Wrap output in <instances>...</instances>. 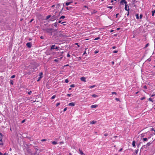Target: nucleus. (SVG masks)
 <instances>
[{
    "label": "nucleus",
    "instance_id": "obj_1",
    "mask_svg": "<svg viewBox=\"0 0 155 155\" xmlns=\"http://www.w3.org/2000/svg\"><path fill=\"white\" fill-rule=\"evenodd\" d=\"M52 28H47L45 29V31L47 33L49 34V35H52Z\"/></svg>",
    "mask_w": 155,
    "mask_h": 155
},
{
    "label": "nucleus",
    "instance_id": "obj_2",
    "mask_svg": "<svg viewBox=\"0 0 155 155\" xmlns=\"http://www.w3.org/2000/svg\"><path fill=\"white\" fill-rule=\"evenodd\" d=\"M43 73L42 72H40L39 74V77L38 78V79L37 80V81H39L42 77Z\"/></svg>",
    "mask_w": 155,
    "mask_h": 155
},
{
    "label": "nucleus",
    "instance_id": "obj_3",
    "mask_svg": "<svg viewBox=\"0 0 155 155\" xmlns=\"http://www.w3.org/2000/svg\"><path fill=\"white\" fill-rule=\"evenodd\" d=\"M56 19V18H55V15H53L49 19V21H53L55 19Z\"/></svg>",
    "mask_w": 155,
    "mask_h": 155
},
{
    "label": "nucleus",
    "instance_id": "obj_4",
    "mask_svg": "<svg viewBox=\"0 0 155 155\" xmlns=\"http://www.w3.org/2000/svg\"><path fill=\"white\" fill-rule=\"evenodd\" d=\"M127 2L125 0H121L120 2V3L121 5H123L124 4H127Z\"/></svg>",
    "mask_w": 155,
    "mask_h": 155
},
{
    "label": "nucleus",
    "instance_id": "obj_5",
    "mask_svg": "<svg viewBox=\"0 0 155 155\" xmlns=\"http://www.w3.org/2000/svg\"><path fill=\"white\" fill-rule=\"evenodd\" d=\"M125 10L127 11H129V6L128 5L127 3V4L125 5Z\"/></svg>",
    "mask_w": 155,
    "mask_h": 155
},
{
    "label": "nucleus",
    "instance_id": "obj_6",
    "mask_svg": "<svg viewBox=\"0 0 155 155\" xmlns=\"http://www.w3.org/2000/svg\"><path fill=\"white\" fill-rule=\"evenodd\" d=\"M26 46L29 48H31V43L30 42H28L26 44Z\"/></svg>",
    "mask_w": 155,
    "mask_h": 155
},
{
    "label": "nucleus",
    "instance_id": "obj_7",
    "mask_svg": "<svg viewBox=\"0 0 155 155\" xmlns=\"http://www.w3.org/2000/svg\"><path fill=\"white\" fill-rule=\"evenodd\" d=\"M75 103H74V102H71V103H69L68 105V106H74L75 105Z\"/></svg>",
    "mask_w": 155,
    "mask_h": 155
},
{
    "label": "nucleus",
    "instance_id": "obj_8",
    "mask_svg": "<svg viewBox=\"0 0 155 155\" xmlns=\"http://www.w3.org/2000/svg\"><path fill=\"white\" fill-rule=\"evenodd\" d=\"M81 80L84 82H86V78L84 77H82L80 78Z\"/></svg>",
    "mask_w": 155,
    "mask_h": 155
},
{
    "label": "nucleus",
    "instance_id": "obj_9",
    "mask_svg": "<svg viewBox=\"0 0 155 155\" xmlns=\"http://www.w3.org/2000/svg\"><path fill=\"white\" fill-rule=\"evenodd\" d=\"M151 143H150V142H149L147 143V144L146 145H144L143 146V147H147V146H149L150 144Z\"/></svg>",
    "mask_w": 155,
    "mask_h": 155
},
{
    "label": "nucleus",
    "instance_id": "obj_10",
    "mask_svg": "<svg viewBox=\"0 0 155 155\" xmlns=\"http://www.w3.org/2000/svg\"><path fill=\"white\" fill-rule=\"evenodd\" d=\"M97 106H98L97 105H93L91 106V108H96L97 107Z\"/></svg>",
    "mask_w": 155,
    "mask_h": 155
},
{
    "label": "nucleus",
    "instance_id": "obj_11",
    "mask_svg": "<svg viewBox=\"0 0 155 155\" xmlns=\"http://www.w3.org/2000/svg\"><path fill=\"white\" fill-rule=\"evenodd\" d=\"M96 123V121H94V120L91 121L90 122V124H95V123Z\"/></svg>",
    "mask_w": 155,
    "mask_h": 155
},
{
    "label": "nucleus",
    "instance_id": "obj_12",
    "mask_svg": "<svg viewBox=\"0 0 155 155\" xmlns=\"http://www.w3.org/2000/svg\"><path fill=\"white\" fill-rule=\"evenodd\" d=\"M55 45H52L51 46V50H52V49H54V48H55Z\"/></svg>",
    "mask_w": 155,
    "mask_h": 155
},
{
    "label": "nucleus",
    "instance_id": "obj_13",
    "mask_svg": "<svg viewBox=\"0 0 155 155\" xmlns=\"http://www.w3.org/2000/svg\"><path fill=\"white\" fill-rule=\"evenodd\" d=\"M72 2H67L65 3V4L66 5L68 6L70 4H71Z\"/></svg>",
    "mask_w": 155,
    "mask_h": 155
},
{
    "label": "nucleus",
    "instance_id": "obj_14",
    "mask_svg": "<svg viewBox=\"0 0 155 155\" xmlns=\"http://www.w3.org/2000/svg\"><path fill=\"white\" fill-rule=\"evenodd\" d=\"M51 143L53 145H56L58 143L57 142L55 141H52Z\"/></svg>",
    "mask_w": 155,
    "mask_h": 155
},
{
    "label": "nucleus",
    "instance_id": "obj_15",
    "mask_svg": "<svg viewBox=\"0 0 155 155\" xmlns=\"http://www.w3.org/2000/svg\"><path fill=\"white\" fill-rule=\"evenodd\" d=\"M92 96L94 97H98V95L95 94L92 95Z\"/></svg>",
    "mask_w": 155,
    "mask_h": 155
},
{
    "label": "nucleus",
    "instance_id": "obj_16",
    "mask_svg": "<svg viewBox=\"0 0 155 155\" xmlns=\"http://www.w3.org/2000/svg\"><path fill=\"white\" fill-rule=\"evenodd\" d=\"M51 17V15H50L47 16L46 17V20H48Z\"/></svg>",
    "mask_w": 155,
    "mask_h": 155
},
{
    "label": "nucleus",
    "instance_id": "obj_17",
    "mask_svg": "<svg viewBox=\"0 0 155 155\" xmlns=\"http://www.w3.org/2000/svg\"><path fill=\"white\" fill-rule=\"evenodd\" d=\"M135 141H133L132 142V146L133 147H135Z\"/></svg>",
    "mask_w": 155,
    "mask_h": 155
},
{
    "label": "nucleus",
    "instance_id": "obj_18",
    "mask_svg": "<svg viewBox=\"0 0 155 155\" xmlns=\"http://www.w3.org/2000/svg\"><path fill=\"white\" fill-rule=\"evenodd\" d=\"M152 15L153 16L154 15V13H155V10L152 11Z\"/></svg>",
    "mask_w": 155,
    "mask_h": 155
},
{
    "label": "nucleus",
    "instance_id": "obj_19",
    "mask_svg": "<svg viewBox=\"0 0 155 155\" xmlns=\"http://www.w3.org/2000/svg\"><path fill=\"white\" fill-rule=\"evenodd\" d=\"M79 150L80 151V153L81 155H83L84 154V153H83V152L82 151H81V150H80V149Z\"/></svg>",
    "mask_w": 155,
    "mask_h": 155
},
{
    "label": "nucleus",
    "instance_id": "obj_20",
    "mask_svg": "<svg viewBox=\"0 0 155 155\" xmlns=\"http://www.w3.org/2000/svg\"><path fill=\"white\" fill-rule=\"evenodd\" d=\"M95 87V85H92V86H90L89 88H91V89H92L94 87Z\"/></svg>",
    "mask_w": 155,
    "mask_h": 155
},
{
    "label": "nucleus",
    "instance_id": "obj_21",
    "mask_svg": "<svg viewBox=\"0 0 155 155\" xmlns=\"http://www.w3.org/2000/svg\"><path fill=\"white\" fill-rule=\"evenodd\" d=\"M57 24H58V23L56 22L55 23H54L53 24V25H54V26H55V27H56L57 26Z\"/></svg>",
    "mask_w": 155,
    "mask_h": 155
},
{
    "label": "nucleus",
    "instance_id": "obj_22",
    "mask_svg": "<svg viewBox=\"0 0 155 155\" xmlns=\"http://www.w3.org/2000/svg\"><path fill=\"white\" fill-rule=\"evenodd\" d=\"M56 97V95H54L51 98V99H54Z\"/></svg>",
    "mask_w": 155,
    "mask_h": 155
},
{
    "label": "nucleus",
    "instance_id": "obj_23",
    "mask_svg": "<svg viewBox=\"0 0 155 155\" xmlns=\"http://www.w3.org/2000/svg\"><path fill=\"white\" fill-rule=\"evenodd\" d=\"M135 153H136L135 155H136V154H137V153L138 152V149H137V150H135Z\"/></svg>",
    "mask_w": 155,
    "mask_h": 155
},
{
    "label": "nucleus",
    "instance_id": "obj_24",
    "mask_svg": "<svg viewBox=\"0 0 155 155\" xmlns=\"http://www.w3.org/2000/svg\"><path fill=\"white\" fill-rule=\"evenodd\" d=\"M10 83L11 84H12V85H13V81L12 80H10Z\"/></svg>",
    "mask_w": 155,
    "mask_h": 155
},
{
    "label": "nucleus",
    "instance_id": "obj_25",
    "mask_svg": "<svg viewBox=\"0 0 155 155\" xmlns=\"http://www.w3.org/2000/svg\"><path fill=\"white\" fill-rule=\"evenodd\" d=\"M143 140L144 141H147V139L146 138H143Z\"/></svg>",
    "mask_w": 155,
    "mask_h": 155
},
{
    "label": "nucleus",
    "instance_id": "obj_26",
    "mask_svg": "<svg viewBox=\"0 0 155 155\" xmlns=\"http://www.w3.org/2000/svg\"><path fill=\"white\" fill-rule=\"evenodd\" d=\"M148 100L149 101H151L152 102H153V101L152 99L151 98H149V99H148Z\"/></svg>",
    "mask_w": 155,
    "mask_h": 155
},
{
    "label": "nucleus",
    "instance_id": "obj_27",
    "mask_svg": "<svg viewBox=\"0 0 155 155\" xmlns=\"http://www.w3.org/2000/svg\"><path fill=\"white\" fill-rule=\"evenodd\" d=\"M65 18V17L64 16H62L60 18V19H64Z\"/></svg>",
    "mask_w": 155,
    "mask_h": 155
},
{
    "label": "nucleus",
    "instance_id": "obj_28",
    "mask_svg": "<svg viewBox=\"0 0 155 155\" xmlns=\"http://www.w3.org/2000/svg\"><path fill=\"white\" fill-rule=\"evenodd\" d=\"M59 6H60V4H58L56 5V8H59Z\"/></svg>",
    "mask_w": 155,
    "mask_h": 155
},
{
    "label": "nucleus",
    "instance_id": "obj_29",
    "mask_svg": "<svg viewBox=\"0 0 155 155\" xmlns=\"http://www.w3.org/2000/svg\"><path fill=\"white\" fill-rule=\"evenodd\" d=\"M15 75H12V76H11V78H15Z\"/></svg>",
    "mask_w": 155,
    "mask_h": 155
},
{
    "label": "nucleus",
    "instance_id": "obj_30",
    "mask_svg": "<svg viewBox=\"0 0 155 155\" xmlns=\"http://www.w3.org/2000/svg\"><path fill=\"white\" fill-rule=\"evenodd\" d=\"M99 52V51L98 50H96L94 51V53L95 54H96Z\"/></svg>",
    "mask_w": 155,
    "mask_h": 155
},
{
    "label": "nucleus",
    "instance_id": "obj_31",
    "mask_svg": "<svg viewBox=\"0 0 155 155\" xmlns=\"http://www.w3.org/2000/svg\"><path fill=\"white\" fill-rule=\"evenodd\" d=\"M31 92H32L31 91H28V94L29 95H30V94H31Z\"/></svg>",
    "mask_w": 155,
    "mask_h": 155
},
{
    "label": "nucleus",
    "instance_id": "obj_32",
    "mask_svg": "<svg viewBox=\"0 0 155 155\" xmlns=\"http://www.w3.org/2000/svg\"><path fill=\"white\" fill-rule=\"evenodd\" d=\"M31 67L32 68V69L34 70L35 69L37 68H36V67H33L31 66Z\"/></svg>",
    "mask_w": 155,
    "mask_h": 155
},
{
    "label": "nucleus",
    "instance_id": "obj_33",
    "mask_svg": "<svg viewBox=\"0 0 155 155\" xmlns=\"http://www.w3.org/2000/svg\"><path fill=\"white\" fill-rule=\"evenodd\" d=\"M75 86H74V84H71V85H70V87H74Z\"/></svg>",
    "mask_w": 155,
    "mask_h": 155
},
{
    "label": "nucleus",
    "instance_id": "obj_34",
    "mask_svg": "<svg viewBox=\"0 0 155 155\" xmlns=\"http://www.w3.org/2000/svg\"><path fill=\"white\" fill-rule=\"evenodd\" d=\"M136 18L137 19H139V15H138V14H137L136 15Z\"/></svg>",
    "mask_w": 155,
    "mask_h": 155
},
{
    "label": "nucleus",
    "instance_id": "obj_35",
    "mask_svg": "<svg viewBox=\"0 0 155 155\" xmlns=\"http://www.w3.org/2000/svg\"><path fill=\"white\" fill-rule=\"evenodd\" d=\"M117 52H118L117 51L115 50V51H113V53H117Z\"/></svg>",
    "mask_w": 155,
    "mask_h": 155
},
{
    "label": "nucleus",
    "instance_id": "obj_36",
    "mask_svg": "<svg viewBox=\"0 0 155 155\" xmlns=\"http://www.w3.org/2000/svg\"><path fill=\"white\" fill-rule=\"evenodd\" d=\"M47 140V139H42L41 140V141L42 142H43V141H46Z\"/></svg>",
    "mask_w": 155,
    "mask_h": 155
},
{
    "label": "nucleus",
    "instance_id": "obj_37",
    "mask_svg": "<svg viewBox=\"0 0 155 155\" xmlns=\"http://www.w3.org/2000/svg\"><path fill=\"white\" fill-rule=\"evenodd\" d=\"M145 98V97H143L140 98V100H143Z\"/></svg>",
    "mask_w": 155,
    "mask_h": 155
},
{
    "label": "nucleus",
    "instance_id": "obj_38",
    "mask_svg": "<svg viewBox=\"0 0 155 155\" xmlns=\"http://www.w3.org/2000/svg\"><path fill=\"white\" fill-rule=\"evenodd\" d=\"M60 105V103H58L56 104V106L58 107L59 105Z\"/></svg>",
    "mask_w": 155,
    "mask_h": 155
},
{
    "label": "nucleus",
    "instance_id": "obj_39",
    "mask_svg": "<svg viewBox=\"0 0 155 155\" xmlns=\"http://www.w3.org/2000/svg\"><path fill=\"white\" fill-rule=\"evenodd\" d=\"M107 8H110V9H112L113 8V7L111 6H107Z\"/></svg>",
    "mask_w": 155,
    "mask_h": 155
},
{
    "label": "nucleus",
    "instance_id": "obj_40",
    "mask_svg": "<svg viewBox=\"0 0 155 155\" xmlns=\"http://www.w3.org/2000/svg\"><path fill=\"white\" fill-rule=\"evenodd\" d=\"M67 107L65 108L63 110V111L65 112L67 110Z\"/></svg>",
    "mask_w": 155,
    "mask_h": 155
},
{
    "label": "nucleus",
    "instance_id": "obj_41",
    "mask_svg": "<svg viewBox=\"0 0 155 155\" xmlns=\"http://www.w3.org/2000/svg\"><path fill=\"white\" fill-rule=\"evenodd\" d=\"M100 39V37H97L95 39H94V40H98L99 39Z\"/></svg>",
    "mask_w": 155,
    "mask_h": 155
},
{
    "label": "nucleus",
    "instance_id": "obj_42",
    "mask_svg": "<svg viewBox=\"0 0 155 155\" xmlns=\"http://www.w3.org/2000/svg\"><path fill=\"white\" fill-rule=\"evenodd\" d=\"M87 49V48L85 49V50H86ZM86 54V51H85L84 52V53L83 54V55H85Z\"/></svg>",
    "mask_w": 155,
    "mask_h": 155
},
{
    "label": "nucleus",
    "instance_id": "obj_43",
    "mask_svg": "<svg viewBox=\"0 0 155 155\" xmlns=\"http://www.w3.org/2000/svg\"><path fill=\"white\" fill-rule=\"evenodd\" d=\"M143 15L142 14H140V18L141 19L142 18Z\"/></svg>",
    "mask_w": 155,
    "mask_h": 155
},
{
    "label": "nucleus",
    "instance_id": "obj_44",
    "mask_svg": "<svg viewBox=\"0 0 155 155\" xmlns=\"http://www.w3.org/2000/svg\"><path fill=\"white\" fill-rule=\"evenodd\" d=\"M54 61L56 62H57L58 61V60L55 59L54 60Z\"/></svg>",
    "mask_w": 155,
    "mask_h": 155
},
{
    "label": "nucleus",
    "instance_id": "obj_45",
    "mask_svg": "<svg viewBox=\"0 0 155 155\" xmlns=\"http://www.w3.org/2000/svg\"><path fill=\"white\" fill-rule=\"evenodd\" d=\"M111 94H117L116 93V92H112L111 93Z\"/></svg>",
    "mask_w": 155,
    "mask_h": 155
},
{
    "label": "nucleus",
    "instance_id": "obj_46",
    "mask_svg": "<svg viewBox=\"0 0 155 155\" xmlns=\"http://www.w3.org/2000/svg\"><path fill=\"white\" fill-rule=\"evenodd\" d=\"M143 88H144L145 89H146L147 88V87L146 85H144L143 87Z\"/></svg>",
    "mask_w": 155,
    "mask_h": 155
},
{
    "label": "nucleus",
    "instance_id": "obj_47",
    "mask_svg": "<svg viewBox=\"0 0 155 155\" xmlns=\"http://www.w3.org/2000/svg\"><path fill=\"white\" fill-rule=\"evenodd\" d=\"M69 82L68 80V79H66L65 80V82L66 83H68Z\"/></svg>",
    "mask_w": 155,
    "mask_h": 155
},
{
    "label": "nucleus",
    "instance_id": "obj_48",
    "mask_svg": "<svg viewBox=\"0 0 155 155\" xmlns=\"http://www.w3.org/2000/svg\"><path fill=\"white\" fill-rule=\"evenodd\" d=\"M64 53V52L62 51V52H61L60 54V56H62V54L63 53Z\"/></svg>",
    "mask_w": 155,
    "mask_h": 155
},
{
    "label": "nucleus",
    "instance_id": "obj_49",
    "mask_svg": "<svg viewBox=\"0 0 155 155\" xmlns=\"http://www.w3.org/2000/svg\"><path fill=\"white\" fill-rule=\"evenodd\" d=\"M59 48V47H57V46H56L55 48H54V49H58V48Z\"/></svg>",
    "mask_w": 155,
    "mask_h": 155
},
{
    "label": "nucleus",
    "instance_id": "obj_50",
    "mask_svg": "<svg viewBox=\"0 0 155 155\" xmlns=\"http://www.w3.org/2000/svg\"><path fill=\"white\" fill-rule=\"evenodd\" d=\"M71 94H67V95L68 96V97H70L71 96Z\"/></svg>",
    "mask_w": 155,
    "mask_h": 155
},
{
    "label": "nucleus",
    "instance_id": "obj_51",
    "mask_svg": "<svg viewBox=\"0 0 155 155\" xmlns=\"http://www.w3.org/2000/svg\"><path fill=\"white\" fill-rule=\"evenodd\" d=\"M70 56V55L69 54H67V57H69Z\"/></svg>",
    "mask_w": 155,
    "mask_h": 155
},
{
    "label": "nucleus",
    "instance_id": "obj_52",
    "mask_svg": "<svg viewBox=\"0 0 155 155\" xmlns=\"http://www.w3.org/2000/svg\"><path fill=\"white\" fill-rule=\"evenodd\" d=\"M119 15V14L118 13H117V14L116 15V18H117L118 17V15Z\"/></svg>",
    "mask_w": 155,
    "mask_h": 155
},
{
    "label": "nucleus",
    "instance_id": "obj_53",
    "mask_svg": "<svg viewBox=\"0 0 155 155\" xmlns=\"http://www.w3.org/2000/svg\"><path fill=\"white\" fill-rule=\"evenodd\" d=\"M112 48H113V49H114L115 48H116V46H113L112 47Z\"/></svg>",
    "mask_w": 155,
    "mask_h": 155
},
{
    "label": "nucleus",
    "instance_id": "obj_54",
    "mask_svg": "<svg viewBox=\"0 0 155 155\" xmlns=\"http://www.w3.org/2000/svg\"><path fill=\"white\" fill-rule=\"evenodd\" d=\"M108 135V134L107 133H106L104 134V135L105 136H107Z\"/></svg>",
    "mask_w": 155,
    "mask_h": 155
},
{
    "label": "nucleus",
    "instance_id": "obj_55",
    "mask_svg": "<svg viewBox=\"0 0 155 155\" xmlns=\"http://www.w3.org/2000/svg\"><path fill=\"white\" fill-rule=\"evenodd\" d=\"M115 100H116V101H119V98H115Z\"/></svg>",
    "mask_w": 155,
    "mask_h": 155
},
{
    "label": "nucleus",
    "instance_id": "obj_56",
    "mask_svg": "<svg viewBox=\"0 0 155 155\" xmlns=\"http://www.w3.org/2000/svg\"><path fill=\"white\" fill-rule=\"evenodd\" d=\"M25 120H22V121H21V123H24L25 122Z\"/></svg>",
    "mask_w": 155,
    "mask_h": 155
},
{
    "label": "nucleus",
    "instance_id": "obj_57",
    "mask_svg": "<svg viewBox=\"0 0 155 155\" xmlns=\"http://www.w3.org/2000/svg\"><path fill=\"white\" fill-rule=\"evenodd\" d=\"M155 95V94H153L151 95V97H153V96H154Z\"/></svg>",
    "mask_w": 155,
    "mask_h": 155
},
{
    "label": "nucleus",
    "instance_id": "obj_58",
    "mask_svg": "<svg viewBox=\"0 0 155 155\" xmlns=\"http://www.w3.org/2000/svg\"><path fill=\"white\" fill-rule=\"evenodd\" d=\"M61 21H59L58 22V23H58H58H60L61 22Z\"/></svg>",
    "mask_w": 155,
    "mask_h": 155
},
{
    "label": "nucleus",
    "instance_id": "obj_59",
    "mask_svg": "<svg viewBox=\"0 0 155 155\" xmlns=\"http://www.w3.org/2000/svg\"><path fill=\"white\" fill-rule=\"evenodd\" d=\"M55 6V5H52V6H51V7L52 8H54V7Z\"/></svg>",
    "mask_w": 155,
    "mask_h": 155
},
{
    "label": "nucleus",
    "instance_id": "obj_60",
    "mask_svg": "<svg viewBox=\"0 0 155 155\" xmlns=\"http://www.w3.org/2000/svg\"><path fill=\"white\" fill-rule=\"evenodd\" d=\"M148 45V44H147L146 45L145 47H147Z\"/></svg>",
    "mask_w": 155,
    "mask_h": 155
},
{
    "label": "nucleus",
    "instance_id": "obj_61",
    "mask_svg": "<svg viewBox=\"0 0 155 155\" xmlns=\"http://www.w3.org/2000/svg\"><path fill=\"white\" fill-rule=\"evenodd\" d=\"M40 38H41V39H43V36H41L40 37Z\"/></svg>",
    "mask_w": 155,
    "mask_h": 155
},
{
    "label": "nucleus",
    "instance_id": "obj_62",
    "mask_svg": "<svg viewBox=\"0 0 155 155\" xmlns=\"http://www.w3.org/2000/svg\"><path fill=\"white\" fill-rule=\"evenodd\" d=\"M62 58V57H61L60 58H58L60 60H61V59Z\"/></svg>",
    "mask_w": 155,
    "mask_h": 155
},
{
    "label": "nucleus",
    "instance_id": "obj_63",
    "mask_svg": "<svg viewBox=\"0 0 155 155\" xmlns=\"http://www.w3.org/2000/svg\"><path fill=\"white\" fill-rule=\"evenodd\" d=\"M151 130L152 131H154V128H152L151 129Z\"/></svg>",
    "mask_w": 155,
    "mask_h": 155
},
{
    "label": "nucleus",
    "instance_id": "obj_64",
    "mask_svg": "<svg viewBox=\"0 0 155 155\" xmlns=\"http://www.w3.org/2000/svg\"><path fill=\"white\" fill-rule=\"evenodd\" d=\"M4 155H8V153H4Z\"/></svg>",
    "mask_w": 155,
    "mask_h": 155
}]
</instances>
